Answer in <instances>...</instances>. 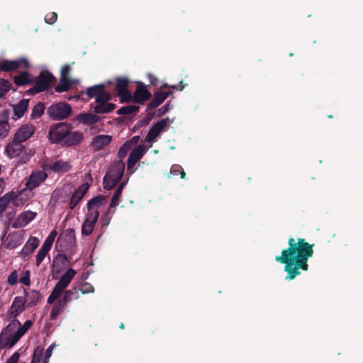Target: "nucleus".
Returning <instances> with one entry per match:
<instances>
[{
    "mask_svg": "<svg viewBox=\"0 0 363 363\" xmlns=\"http://www.w3.org/2000/svg\"><path fill=\"white\" fill-rule=\"evenodd\" d=\"M57 235V232L55 230H52L46 240H45L44 243L43 244L42 247L50 250L52 247V245L54 242V240L55 239V237Z\"/></svg>",
    "mask_w": 363,
    "mask_h": 363,
    "instance_id": "obj_43",
    "label": "nucleus"
},
{
    "mask_svg": "<svg viewBox=\"0 0 363 363\" xmlns=\"http://www.w3.org/2000/svg\"><path fill=\"white\" fill-rule=\"evenodd\" d=\"M60 296L61 294L53 289L52 293L50 294L48 298V303L49 304L53 303L55 301V300L57 299Z\"/></svg>",
    "mask_w": 363,
    "mask_h": 363,
    "instance_id": "obj_51",
    "label": "nucleus"
},
{
    "mask_svg": "<svg viewBox=\"0 0 363 363\" xmlns=\"http://www.w3.org/2000/svg\"><path fill=\"white\" fill-rule=\"evenodd\" d=\"M17 280H18V272L16 270H14L9 276L8 282L9 284L13 285L17 282Z\"/></svg>",
    "mask_w": 363,
    "mask_h": 363,
    "instance_id": "obj_52",
    "label": "nucleus"
},
{
    "mask_svg": "<svg viewBox=\"0 0 363 363\" xmlns=\"http://www.w3.org/2000/svg\"><path fill=\"white\" fill-rule=\"evenodd\" d=\"M23 238L22 232H14L9 234L6 240L7 248L14 249L23 243Z\"/></svg>",
    "mask_w": 363,
    "mask_h": 363,
    "instance_id": "obj_24",
    "label": "nucleus"
},
{
    "mask_svg": "<svg viewBox=\"0 0 363 363\" xmlns=\"http://www.w3.org/2000/svg\"><path fill=\"white\" fill-rule=\"evenodd\" d=\"M25 303L26 300L22 296H17L13 299L6 314L7 319L10 323L13 320H16V318L23 312Z\"/></svg>",
    "mask_w": 363,
    "mask_h": 363,
    "instance_id": "obj_12",
    "label": "nucleus"
},
{
    "mask_svg": "<svg viewBox=\"0 0 363 363\" xmlns=\"http://www.w3.org/2000/svg\"><path fill=\"white\" fill-rule=\"evenodd\" d=\"M98 105L94 107L95 113H106L112 111L115 108V104L108 101L97 102Z\"/></svg>",
    "mask_w": 363,
    "mask_h": 363,
    "instance_id": "obj_33",
    "label": "nucleus"
},
{
    "mask_svg": "<svg viewBox=\"0 0 363 363\" xmlns=\"http://www.w3.org/2000/svg\"><path fill=\"white\" fill-rule=\"evenodd\" d=\"M75 274L76 272L73 269H69L57 282L54 289L62 295L64 289L68 286Z\"/></svg>",
    "mask_w": 363,
    "mask_h": 363,
    "instance_id": "obj_15",
    "label": "nucleus"
},
{
    "mask_svg": "<svg viewBox=\"0 0 363 363\" xmlns=\"http://www.w3.org/2000/svg\"><path fill=\"white\" fill-rule=\"evenodd\" d=\"M49 357H47L45 355H43V358L42 360V363H48L49 362Z\"/></svg>",
    "mask_w": 363,
    "mask_h": 363,
    "instance_id": "obj_59",
    "label": "nucleus"
},
{
    "mask_svg": "<svg viewBox=\"0 0 363 363\" xmlns=\"http://www.w3.org/2000/svg\"><path fill=\"white\" fill-rule=\"evenodd\" d=\"M54 76L48 71H43L36 78L35 85L30 89V92L37 94L47 90L52 82Z\"/></svg>",
    "mask_w": 363,
    "mask_h": 363,
    "instance_id": "obj_9",
    "label": "nucleus"
},
{
    "mask_svg": "<svg viewBox=\"0 0 363 363\" xmlns=\"http://www.w3.org/2000/svg\"><path fill=\"white\" fill-rule=\"evenodd\" d=\"M184 86L182 85V87L179 89V90H182L184 89Z\"/></svg>",
    "mask_w": 363,
    "mask_h": 363,
    "instance_id": "obj_62",
    "label": "nucleus"
},
{
    "mask_svg": "<svg viewBox=\"0 0 363 363\" xmlns=\"http://www.w3.org/2000/svg\"><path fill=\"white\" fill-rule=\"evenodd\" d=\"M38 245V239L35 237H30L23 247L21 256L23 257L28 256L37 248Z\"/></svg>",
    "mask_w": 363,
    "mask_h": 363,
    "instance_id": "obj_26",
    "label": "nucleus"
},
{
    "mask_svg": "<svg viewBox=\"0 0 363 363\" xmlns=\"http://www.w3.org/2000/svg\"><path fill=\"white\" fill-rule=\"evenodd\" d=\"M10 129L9 124L7 122H0V140L6 137Z\"/></svg>",
    "mask_w": 363,
    "mask_h": 363,
    "instance_id": "obj_46",
    "label": "nucleus"
},
{
    "mask_svg": "<svg viewBox=\"0 0 363 363\" xmlns=\"http://www.w3.org/2000/svg\"><path fill=\"white\" fill-rule=\"evenodd\" d=\"M30 191L27 188L20 191L18 194L13 191L12 203L18 207L23 206L30 198Z\"/></svg>",
    "mask_w": 363,
    "mask_h": 363,
    "instance_id": "obj_25",
    "label": "nucleus"
},
{
    "mask_svg": "<svg viewBox=\"0 0 363 363\" xmlns=\"http://www.w3.org/2000/svg\"><path fill=\"white\" fill-rule=\"evenodd\" d=\"M43 350L42 347H38L33 352V359L30 363H40L41 358L43 355Z\"/></svg>",
    "mask_w": 363,
    "mask_h": 363,
    "instance_id": "obj_44",
    "label": "nucleus"
},
{
    "mask_svg": "<svg viewBox=\"0 0 363 363\" xmlns=\"http://www.w3.org/2000/svg\"><path fill=\"white\" fill-rule=\"evenodd\" d=\"M47 169L54 172H66L70 169V165L67 162L58 160L47 166Z\"/></svg>",
    "mask_w": 363,
    "mask_h": 363,
    "instance_id": "obj_31",
    "label": "nucleus"
},
{
    "mask_svg": "<svg viewBox=\"0 0 363 363\" xmlns=\"http://www.w3.org/2000/svg\"><path fill=\"white\" fill-rule=\"evenodd\" d=\"M45 108V107L43 103H38L33 108L30 116L31 118L36 119L40 118L43 114Z\"/></svg>",
    "mask_w": 363,
    "mask_h": 363,
    "instance_id": "obj_39",
    "label": "nucleus"
},
{
    "mask_svg": "<svg viewBox=\"0 0 363 363\" xmlns=\"http://www.w3.org/2000/svg\"><path fill=\"white\" fill-rule=\"evenodd\" d=\"M18 323L11 322L0 334V348H11L21 337L18 331Z\"/></svg>",
    "mask_w": 363,
    "mask_h": 363,
    "instance_id": "obj_3",
    "label": "nucleus"
},
{
    "mask_svg": "<svg viewBox=\"0 0 363 363\" xmlns=\"http://www.w3.org/2000/svg\"><path fill=\"white\" fill-rule=\"evenodd\" d=\"M31 81V77L28 72H22L19 75L14 77V82L18 86H23L28 84Z\"/></svg>",
    "mask_w": 363,
    "mask_h": 363,
    "instance_id": "obj_37",
    "label": "nucleus"
},
{
    "mask_svg": "<svg viewBox=\"0 0 363 363\" xmlns=\"http://www.w3.org/2000/svg\"><path fill=\"white\" fill-rule=\"evenodd\" d=\"M24 149L25 147L22 143L13 138V140L6 145L5 152L9 158H14L19 156Z\"/></svg>",
    "mask_w": 363,
    "mask_h": 363,
    "instance_id": "obj_19",
    "label": "nucleus"
},
{
    "mask_svg": "<svg viewBox=\"0 0 363 363\" xmlns=\"http://www.w3.org/2000/svg\"><path fill=\"white\" fill-rule=\"evenodd\" d=\"M89 188V185L87 183L82 184L72 194L69 203V208L73 210L79 202L83 199L84 195L86 194Z\"/></svg>",
    "mask_w": 363,
    "mask_h": 363,
    "instance_id": "obj_16",
    "label": "nucleus"
},
{
    "mask_svg": "<svg viewBox=\"0 0 363 363\" xmlns=\"http://www.w3.org/2000/svg\"><path fill=\"white\" fill-rule=\"evenodd\" d=\"M12 322H17L18 323V331L21 337L30 328L33 324L30 320H26L23 325H21L20 321L18 320H13Z\"/></svg>",
    "mask_w": 363,
    "mask_h": 363,
    "instance_id": "obj_41",
    "label": "nucleus"
},
{
    "mask_svg": "<svg viewBox=\"0 0 363 363\" xmlns=\"http://www.w3.org/2000/svg\"><path fill=\"white\" fill-rule=\"evenodd\" d=\"M151 94L145 86L140 83L134 92V100L137 103H143L150 97Z\"/></svg>",
    "mask_w": 363,
    "mask_h": 363,
    "instance_id": "obj_27",
    "label": "nucleus"
},
{
    "mask_svg": "<svg viewBox=\"0 0 363 363\" xmlns=\"http://www.w3.org/2000/svg\"><path fill=\"white\" fill-rule=\"evenodd\" d=\"M48 178V174L44 170H35L25 179V186L31 191L43 184Z\"/></svg>",
    "mask_w": 363,
    "mask_h": 363,
    "instance_id": "obj_10",
    "label": "nucleus"
},
{
    "mask_svg": "<svg viewBox=\"0 0 363 363\" xmlns=\"http://www.w3.org/2000/svg\"><path fill=\"white\" fill-rule=\"evenodd\" d=\"M80 291L83 294H89V293H94V288L92 286H83V287H82L80 289Z\"/></svg>",
    "mask_w": 363,
    "mask_h": 363,
    "instance_id": "obj_54",
    "label": "nucleus"
},
{
    "mask_svg": "<svg viewBox=\"0 0 363 363\" xmlns=\"http://www.w3.org/2000/svg\"><path fill=\"white\" fill-rule=\"evenodd\" d=\"M77 121L86 125H92L99 121V117L93 113H82L77 118Z\"/></svg>",
    "mask_w": 363,
    "mask_h": 363,
    "instance_id": "obj_34",
    "label": "nucleus"
},
{
    "mask_svg": "<svg viewBox=\"0 0 363 363\" xmlns=\"http://www.w3.org/2000/svg\"><path fill=\"white\" fill-rule=\"evenodd\" d=\"M169 110V104H165L161 108L159 109V111L161 112L162 114L166 113Z\"/></svg>",
    "mask_w": 363,
    "mask_h": 363,
    "instance_id": "obj_57",
    "label": "nucleus"
},
{
    "mask_svg": "<svg viewBox=\"0 0 363 363\" xmlns=\"http://www.w3.org/2000/svg\"><path fill=\"white\" fill-rule=\"evenodd\" d=\"M112 140V137L108 135H99L95 136L91 141L92 148L97 151L107 146Z\"/></svg>",
    "mask_w": 363,
    "mask_h": 363,
    "instance_id": "obj_23",
    "label": "nucleus"
},
{
    "mask_svg": "<svg viewBox=\"0 0 363 363\" xmlns=\"http://www.w3.org/2000/svg\"><path fill=\"white\" fill-rule=\"evenodd\" d=\"M71 129L70 124L63 122L51 126L48 133L49 140L52 143H62L63 145L66 136Z\"/></svg>",
    "mask_w": 363,
    "mask_h": 363,
    "instance_id": "obj_5",
    "label": "nucleus"
},
{
    "mask_svg": "<svg viewBox=\"0 0 363 363\" xmlns=\"http://www.w3.org/2000/svg\"><path fill=\"white\" fill-rule=\"evenodd\" d=\"M149 77H150V82H151V84H154V82H153V80H152V78H153V77H152L151 74H149Z\"/></svg>",
    "mask_w": 363,
    "mask_h": 363,
    "instance_id": "obj_60",
    "label": "nucleus"
},
{
    "mask_svg": "<svg viewBox=\"0 0 363 363\" xmlns=\"http://www.w3.org/2000/svg\"><path fill=\"white\" fill-rule=\"evenodd\" d=\"M11 84L10 82L4 79H0V99L5 96L6 93L10 90Z\"/></svg>",
    "mask_w": 363,
    "mask_h": 363,
    "instance_id": "obj_42",
    "label": "nucleus"
},
{
    "mask_svg": "<svg viewBox=\"0 0 363 363\" xmlns=\"http://www.w3.org/2000/svg\"><path fill=\"white\" fill-rule=\"evenodd\" d=\"M19 281L21 284H22L23 285H26V286L30 285V272L28 270H26L25 272L24 275L20 278Z\"/></svg>",
    "mask_w": 363,
    "mask_h": 363,
    "instance_id": "obj_49",
    "label": "nucleus"
},
{
    "mask_svg": "<svg viewBox=\"0 0 363 363\" xmlns=\"http://www.w3.org/2000/svg\"><path fill=\"white\" fill-rule=\"evenodd\" d=\"M72 294V290H67L65 292L63 298L58 299L57 301V302L54 304L50 312L51 319H55L58 316V315L62 311L67 302L69 300V295Z\"/></svg>",
    "mask_w": 363,
    "mask_h": 363,
    "instance_id": "obj_17",
    "label": "nucleus"
},
{
    "mask_svg": "<svg viewBox=\"0 0 363 363\" xmlns=\"http://www.w3.org/2000/svg\"><path fill=\"white\" fill-rule=\"evenodd\" d=\"M111 220V216L110 215V211H107L104 213L100 218V223L102 228L106 227L109 225Z\"/></svg>",
    "mask_w": 363,
    "mask_h": 363,
    "instance_id": "obj_47",
    "label": "nucleus"
},
{
    "mask_svg": "<svg viewBox=\"0 0 363 363\" xmlns=\"http://www.w3.org/2000/svg\"><path fill=\"white\" fill-rule=\"evenodd\" d=\"M86 93L89 98H95L96 102L108 101L111 99L103 84L89 87Z\"/></svg>",
    "mask_w": 363,
    "mask_h": 363,
    "instance_id": "obj_11",
    "label": "nucleus"
},
{
    "mask_svg": "<svg viewBox=\"0 0 363 363\" xmlns=\"http://www.w3.org/2000/svg\"><path fill=\"white\" fill-rule=\"evenodd\" d=\"M139 108L138 105H128L121 108L117 113L120 115H130L136 113Z\"/></svg>",
    "mask_w": 363,
    "mask_h": 363,
    "instance_id": "obj_40",
    "label": "nucleus"
},
{
    "mask_svg": "<svg viewBox=\"0 0 363 363\" xmlns=\"http://www.w3.org/2000/svg\"><path fill=\"white\" fill-rule=\"evenodd\" d=\"M83 138V134L78 131L72 132L71 130L67 133L65 140L64 142V145L66 146H73L79 144Z\"/></svg>",
    "mask_w": 363,
    "mask_h": 363,
    "instance_id": "obj_28",
    "label": "nucleus"
},
{
    "mask_svg": "<svg viewBox=\"0 0 363 363\" xmlns=\"http://www.w3.org/2000/svg\"><path fill=\"white\" fill-rule=\"evenodd\" d=\"M172 122L173 120L166 118L155 123L148 131L144 143L152 146V143L157 140V138L160 136V133Z\"/></svg>",
    "mask_w": 363,
    "mask_h": 363,
    "instance_id": "obj_7",
    "label": "nucleus"
},
{
    "mask_svg": "<svg viewBox=\"0 0 363 363\" xmlns=\"http://www.w3.org/2000/svg\"><path fill=\"white\" fill-rule=\"evenodd\" d=\"M23 62H26L23 59L18 60H3L0 63V69L4 72H11L18 68Z\"/></svg>",
    "mask_w": 363,
    "mask_h": 363,
    "instance_id": "obj_29",
    "label": "nucleus"
},
{
    "mask_svg": "<svg viewBox=\"0 0 363 363\" xmlns=\"http://www.w3.org/2000/svg\"><path fill=\"white\" fill-rule=\"evenodd\" d=\"M34 133L35 127L32 125L26 124L18 129L13 138L23 143L29 139Z\"/></svg>",
    "mask_w": 363,
    "mask_h": 363,
    "instance_id": "obj_18",
    "label": "nucleus"
},
{
    "mask_svg": "<svg viewBox=\"0 0 363 363\" xmlns=\"http://www.w3.org/2000/svg\"><path fill=\"white\" fill-rule=\"evenodd\" d=\"M120 328H121V329H123L124 325H123V323H121V324Z\"/></svg>",
    "mask_w": 363,
    "mask_h": 363,
    "instance_id": "obj_61",
    "label": "nucleus"
},
{
    "mask_svg": "<svg viewBox=\"0 0 363 363\" xmlns=\"http://www.w3.org/2000/svg\"><path fill=\"white\" fill-rule=\"evenodd\" d=\"M57 13H55V12H52V13H49V14L45 16V21L47 23L52 24V23H54L57 21Z\"/></svg>",
    "mask_w": 363,
    "mask_h": 363,
    "instance_id": "obj_50",
    "label": "nucleus"
},
{
    "mask_svg": "<svg viewBox=\"0 0 363 363\" xmlns=\"http://www.w3.org/2000/svg\"><path fill=\"white\" fill-rule=\"evenodd\" d=\"M72 112L71 106L65 102H60L48 107L47 113L50 118L55 121L67 118Z\"/></svg>",
    "mask_w": 363,
    "mask_h": 363,
    "instance_id": "obj_6",
    "label": "nucleus"
},
{
    "mask_svg": "<svg viewBox=\"0 0 363 363\" xmlns=\"http://www.w3.org/2000/svg\"><path fill=\"white\" fill-rule=\"evenodd\" d=\"M179 173L181 175V178L184 179L185 177V173L183 171L182 167L181 166L177 165V164L172 166V167L170 169V174L176 175Z\"/></svg>",
    "mask_w": 363,
    "mask_h": 363,
    "instance_id": "obj_48",
    "label": "nucleus"
},
{
    "mask_svg": "<svg viewBox=\"0 0 363 363\" xmlns=\"http://www.w3.org/2000/svg\"><path fill=\"white\" fill-rule=\"evenodd\" d=\"M125 184H126V182L121 183V185L116 190V191L111 199V203H110L111 208H114L119 204V203L121 201L122 191H123V189Z\"/></svg>",
    "mask_w": 363,
    "mask_h": 363,
    "instance_id": "obj_35",
    "label": "nucleus"
},
{
    "mask_svg": "<svg viewBox=\"0 0 363 363\" xmlns=\"http://www.w3.org/2000/svg\"><path fill=\"white\" fill-rule=\"evenodd\" d=\"M128 80L125 78H120L117 79L116 84V90L117 91L121 99L123 101H128L131 96L127 90Z\"/></svg>",
    "mask_w": 363,
    "mask_h": 363,
    "instance_id": "obj_22",
    "label": "nucleus"
},
{
    "mask_svg": "<svg viewBox=\"0 0 363 363\" xmlns=\"http://www.w3.org/2000/svg\"><path fill=\"white\" fill-rule=\"evenodd\" d=\"M13 191L4 194L0 198V213L4 211L10 202H12Z\"/></svg>",
    "mask_w": 363,
    "mask_h": 363,
    "instance_id": "obj_38",
    "label": "nucleus"
},
{
    "mask_svg": "<svg viewBox=\"0 0 363 363\" xmlns=\"http://www.w3.org/2000/svg\"><path fill=\"white\" fill-rule=\"evenodd\" d=\"M5 189V182L3 179L0 178V194L4 191Z\"/></svg>",
    "mask_w": 363,
    "mask_h": 363,
    "instance_id": "obj_58",
    "label": "nucleus"
},
{
    "mask_svg": "<svg viewBox=\"0 0 363 363\" xmlns=\"http://www.w3.org/2000/svg\"><path fill=\"white\" fill-rule=\"evenodd\" d=\"M75 274L76 272L73 269H69L57 282L54 289L62 295L64 289L68 286Z\"/></svg>",
    "mask_w": 363,
    "mask_h": 363,
    "instance_id": "obj_14",
    "label": "nucleus"
},
{
    "mask_svg": "<svg viewBox=\"0 0 363 363\" xmlns=\"http://www.w3.org/2000/svg\"><path fill=\"white\" fill-rule=\"evenodd\" d=\"M312 255V246L303 239H298L296 242L294 238H290L289 248L283 250L281 256L276 257V260L286 264L285 271L288 273L286 279L291 280L299 274V269H307V260Z\"/></svg>",
    "mask_w": 363,
    "mask_h": 363,
    "instance_id": "obj_1",
    "label": "nucleus"
},
{
    "mask_svg": "<svg viewBox=\"0 0 363 363\" xmlns=\"http://www.w3.org/2000/svg\"><path fill=\"white\" fill-rule=\"evenodd\" d=\"M152 147L151 145L143 144L135 146L131 151L128 159V170L130 174L135 172L134 167L135 164L143 157L145 152Z\"/></svg>",
    "mask_w": 363,
    "mask_h": 363,
    "instance_id": "obj_8",
    "label": "nucleus"
},
{
    "mask_svg": "<svg viewBox=\"0 0 363 363\" xmlns=\"http://www.w3.org/2000/svg\"><path fill=\"white\" fill-rule=\"evenodd\" d=\"M125 169V163L121 160L113 163L108 168L104 178V187L111 189L121 179Z\"/></svg>",
    "mask_w": 363,
    "mask_h": 363,
    "instance_id": "obj_4",
    "label": "nucleus"
},
{
    "mask_svg": "<svg viewBox=\"0 0 363 363\" xmlns=\"http://www.w3.org/2000/svg\"><path fill=\"white\" fill-rule=\"evenodd\" d=\"M54 347H55L54 345H50V347L46 350L44 355H45L47 357L50 358L52 354Z\"/></svg>",
    "mask_w": 363,
    "mask_h": 363,
    "instance_id": "obj_55",
    "label": "nucleus"
},
{
    "mask_svg": "<svg viewBox=\"0 0 363 363\" xmlns=\"http://www.w3.org/2000/svg\"><path fill=\"white\" fill-rule=\"evenodd\" d=\"M19 359V354L18 352H14L12 356L7 359L6 363H18V361Z\"/></svg>",
    "mask_w": 363,
    "mask_h": 363,
    "instance_id": "obj_53",
    "label": "nucleus"
},
{
    "mask_svg": "<svg viewBox=\"0 0 363 363\" xmlns=\"http://www.w3.org/2000/svg\"><path fill=\"white\" fill-rule=\"evenodd\" d=\"M138 141V136H134L129 140L126 141L120 148L118 156L121 158H123L129 150L137 146Z\"/></svg>",
    "mask_w": 363,
    "mask_h": 363,
    "instance_id": "obj_30",
    "label": "nucleus"
},
{
    "mask_svg": "<svg viewBox=\"0 0 363 363\" xmlns=\"http://www.w3.org/2000/svg\"><path fill=\"white\" fill-rule=\"evenodd\" d=\"M50 250L41 247L36 255V265L39 266L43 261Z\"/></svg>",
    "mask_w": 363,
    "mask_h": 363,
    "instance_id": "obj_45",
    "label": "nucleus"
},
{
    "mask_svg": "<svg viewBox=\"0 0 363 363\" xmlns=\"http://www.w3.org/2000/svg\"><path fill=\"white\" fill-rule=\"evenodd\" d=\"M105 198L98 196L92 198L87 203V214L82 225V233L89 235L92 233L99 217V208L103 205Z\"/></svg>",
    "mask_w": 363,
    "mask_h": 363,
    "instance_id": "obj_2",
    "label": "nucleus"
},
{
    "mask_svg": "<svg viewBox=\"0 0 363 363\" xmlns=\"http://www.w3.org/2000/svg\"><path fill=\"white\" fill-rule=\"evenodd\" d=\"M71 187L69 185H65L63 188L60 190V194H65V196H67V194L70 192Z\"/></svg>",
    "mask_w": 363,
    "mask_h": 363,
    "instance_id": "obj_56",
    "label": "nucleus"
},
{
    "mask_svg": "<svg viewBox=\"0 0 363 363\" xmlns=\"http://www.w3.org/2000/svg\"><path fill=\"white\" fill-rule=\"evenodd\" d=\"M37 216V213L26 211L21 213L13 224L14 228H21L27 225Z\"/></svg>",
    "mask_w": 363,
    "mask_h": 363,
    "instance_id": "obj_20",
    "label": "nucleus"
},
{
    "mask_svg": "<svg viewBox=\"0 0 363 363\" xmlns=\"http://www.w3.org/2000/svg\"><path fill=\"white\" fill-rule=\"evenodd\" d=\"M28 99H22L18 104L13 105L12 108L13 113L12 116V119L17 121L18 119L22 118L28 110Z\"/></svg>",
    "mask_w": 363,
    "mask_h": 363,
    "instance_id": "obj_21",
    "label": "nucleus"
},
{
    "mask_svg": "<svg viewBox=\"0 0 363 363\" xmlns=\"http://www.w3.org/2000/svg\"><path fill=\"white\" fill-rule=\"evenodd\" d=\"M171 93V91H159L155 93L153 100L149 104V108H155L159 106Z\"/></svg>",
    "mask_w": 363,
    "mask_h": 363,
    "instance_id": "obj_32",
    "label": "nucleus"
},
{
    "mask_svg": "<svg viewBox=\"0 0 363 363\" xmlns=\"http://www.w3.org/2000/svg\"><path fill=\"white\" fill-rule=\"evenodd\" d=\"M70 67L69 65H65L61 69L60 80L55 89L58 92L67 91L72 86L73 82L69 77L70 72Z\"/></svg>",
    "mask_w": 363,
    "mask_h": 363,
    "instance_id": "obj_13",
    "label": "nucleus"
},
{
    "mask_svg": "<svg viewBox=\"0 0 363 363\" xmlns=\"http://www.w3.org/2000/svg\"><path fill=\"white\" fill-rule=\"evenodd\" d=\"M23 298L26 300V303L28 306L35 305L40 298V294L35 291H30L26 292L25 294V297Z\"/></svg>",
    "mask_w": 363,
    "mask_h": 363,
    "instance_id": "obj_36",
    "label": "nucleus"
}]
</instances>
